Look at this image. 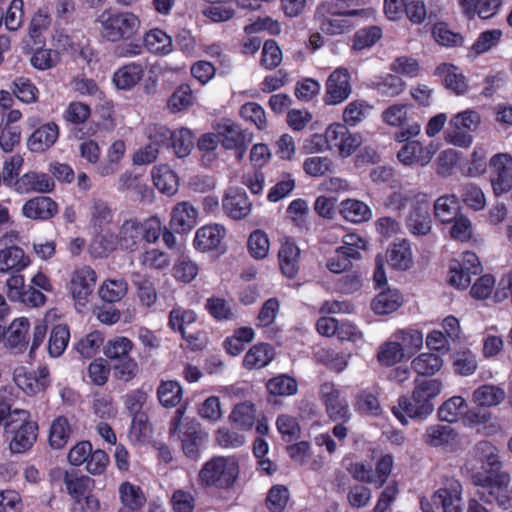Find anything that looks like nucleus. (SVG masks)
<instances>
[{"mask_svg":"<svg viewBox=\"0 0 512 512\" xmlns=\"http://www.w3.org/2000/svg\"><path fill=\"white\" fill-rule=\"evenodd\" d=\"M443 383L437 378H416L411 398L401 396L398 405L392 408L394 416L403 424L406 417L425 419L434 411L433 399L442 391Z\"/></svg>","mask_w":512,"mask_h":512,"instance_id":"obj_1","label":"nucleus"},{"mask_svg":"<svg viewBox=\"0 0 512 512\" xmlns=\"http://www.w3.org/2000/svg\"><path fill=\"white\" fill-rule=\"evenodd\" d=\"M100 36L109 42L131 39L140 28V20L134 13L106 9L95 20Z\"/></svg>","mask_w":512,"mask_h":512,"instance_id":"obj_2","label":"nucleus"},{"mask_svg":"<svg viewBox=\"0 0 512 512\" xmlns=\"http://www.w3.org/2000/svg\"><path fill=\"white\" fill-rule=\"evenodd\" d=\"M239 475V464L234 457L215 456L205 462L197 477L202 488L231 489Z\"/></svg>","mask_w":512,"mask_h":512,"instance_id":"obj_3","label":"nucleus"},{"mask_svg":"<svg viewBox=\"0 0 512 512\" xmlns=\"http://www.w3.org/2000/svg\"><path fill=\"white\" fill-rule=\"evenodd\" d=\"M120 235V248L126 251H134L144 240L147 243H155L161 234V221L158 217H150L144 221L136 218L125 220L118 231Z\"/></svg>","mask_w":512,"mask_h":512,"instance_id":"obj_4","label":"nucleus"},{"mask_svg":"<svg viewBox=\"0 0 512 512\" xmlns=\"http://www.w3.org/2000/svg\"><path fill=\"white\" fill-rule=\"evenodd\" d=\"M374 17V10L352 9L344 12L337 10V6L333 3L320 4L315 12V17L320 23L321 30L328 35H339L351 30L354 24L348 17Z\"/></svg>","mask_w":512,"mask_h":512,"instance_id":"obj_5","label":"nucleus"},{"mask_svg":"<svg viewBox=\"0 0 512 512\" xmlns=\"http://www.w3.org/2000/svg\"><path fill=\"white\" fill-rule=\"evenodd\" d=\"M511 478L508 473H496L493 476L475 475L473 482L477 486L476 496L485 504H497L500 508H512V494L509 490Z\"/></svg>","mask_w":512,"mask_h":512,"instance_id":"obj_6","label":"nucleus"},{"mask_svg":"<svg viewBox=\"0 0 512 512\" xmlns=\"http://www.w3.org/2000/svg\"><path fill=\"white\" fill-rule=\"evenodd\" d=\"M14 417L5 422L7 433L13 434L10 442V449L14 453H22L29 449L37 438V425L27 421L28 412L25 410H14Z\"/></svg>","mask_w":512,"mask_h":512,"instance_id":"obj_7","label":"nucleus"},{"mask_svg":"<svg viewBox=\"0 0 512 512\" xmlns=\"http://www.w3.org/2000/svg\"><path fill=\"white\" fill-rule=\"evenodd\" d=\"M186 408L180 406L170 422L169 433L171 436L177 434L182 443L184 454L192 460H197L201 448L205 445L207 437L194 425H185L184 430L180 429L181 421Z\"/></svg>","mask_w":512,"mask_h":512,"instance_id":"obj_8","label":"nucleus"},{"mask_svg":"<svg viewBox=\"0 0 512 512\" xmlns=\"http://www.w3.org/2000/svg\"><path fill=\"white\" fill-rule=\"evenodd\" d=\"M410 106L395 103L382 112V120L389 126L398 127L400 131L395 134L399 142L416 137L421 131V124L409 114Z\"/></svg>","mask_w":512,"mask_h":512,"instance_id":"obj_9","label":"nucleus"},{"mask_svg":"<svg viewBox=\"0 0 512 512\" xmlns=\"http://www.w3.org/2000/svg\"><path fill=\"white\" fill-rule=\"evenodd\" d=\"M215 132L220 136V143L227 150H235L237 160H242L252 134L243 130L228 118H222L214 124Z\"/></svg>","mask_w":512,"mask_h":512,"instance_id":"obj_10","label":"nucleus"},{"mask_svg":"<svg viewBox=\"0 0 512 512\" xmlns=\"http://www.w3.org/2000/svg\"><path fill=\"white\" fill-rule=\"evenodd\" d=\"M482 272L478 256L470 251L461 255V259H453L449 263V283L457 289H465L471 283V275Z\"/></svg>","mask_w":512,"mask_h":512,"instance_id":"obj_11","label":"nucleus"},{"mask_svg":"<svg viewBox=\"0 0 512 512\" xmlns=\"http://www.w3.org/2000/svg\"><path fill=\"white\" fill-rule=\"evenodd\" d=\"M490 182L495 195L499 196L512 190V156L509 153H497L489 160Z\"/></svg>","mask_w":512,"mask_h":512,"instance_id":"obj_12","label":"nucleus"},{"mask_svg":"<svg viewBox=\"0 0 512 512\" xmlns=\"http://www.w3.org/2000/svg\"><path fill=\"white\" fill-rule=\"evenodd\" d=\"M352 93L350 73L346 68L335 69L326 81L324 103L326 105H338L347 100Z\"/></svg>","mask_w":512,"mask_h":512,"instance_id":"obj_13","label":"nucleus"},{"mask_svg":"<svg viewBox=\"0 0 512 512\" xmlns=\"http://www.w3.org/2000/svg\"><path fill=\"white\" fill-rule=\"evenodd\" d=\"M319 395L331 420L347 421L350 419L348 403L345 398L341 397L340 391L334 383H323L320 386Z\"/></svg>","mask_w":512,"mask_h":512,"instance_id":"obj_14","label":"nucleus"},{"mask_svg":"<svg viewBox=\"0 0 512 512\" xmlns=\"http://www.w3.org/2000/svg\"><path fill=\"white\" fill-rule=\"evenodd\" d=\"M463 488L458 480H447L444 487L436 490L431 496L435 507L441 508L442 512H463L462 509Z\"/></svg>","mask_w":512,"mask_h":512,"instance_id":"obj_15","label":"nucleus"},{"mask_svg":"<svg viewBox=\"0 0 512 512\" xmlns=\"http://www.w3.org/2000/svg\"><path fill=\"white\" fill-rule=\"evenodd\" d=\"M17 386L28 395H36L50 385V373L46 366H39L36 370H18L14 375Z\"/></svg>","mask_w":512,"mask_h":512,"instance_id":"obj_16","label":"nucleus"},{"mask_svg":"<svg viewBox=\"0 0 512 512\" xmlns=\"http://www.w3.org/2000/svg\"><path fill=\"white\" fill-rule=\"evenodd\" d=\"M222 207L227 216L234 220H240L250 214L252 203L245 191L231 188L222 199Z\"/></svg>","mask_w":512,"mask_h":512,"instance_id":"obj_17","label":"nucleus"},{"mask_svg":"<svg viewBox=\"0 0 512 512\" xmlns=\"http://www.w3.org/2000/svg\"><path fill=\"white\" fill-rule=\"evenodd\" d=\"M58 212L57 203L47 196H36L26 201L22 207V214L32 220L46 221L53 218Z\"/></svg>","mask_w":512,"mask_h":512,"instance_id":"obj_18","label":"nucleus"},{"mask_svg":"<svg viewBox=\"0 0 512 512\" xmlns=\"http://www.w3.org/2000/svg\"><path fill=\"white\" fill-rule=\"evenodd\" d=\"M96 273L89 267L84 266L77 269L71 279V293L79 303L87 301L93 293L96 285Z\"/></svg>","mask_w":512,"mask_h":512,"instance_id":"obj_19","label":"nucleus"},{"mask_svg":"<svg viewBox=\"0 0 512 512\" xmlns=\"http://www.w3.org/2000/svg\"><path fill=\"white\" fill-rule=\"evenodd\" d=\"M197 217V209L191 203L183 201L174 206L170 226L177 233H187L195 227Z\"/></svg>","mask_w":512,"mask_h":512,"instance_id":"obj_20","label":"nucleus"},{"mask_svg":"<svg viewBox=\"0 0 512 512\" xmlns=\"http://www.w3.org/2000/svg\"><path fill=\"white\" fill-rule=\"evenodd\" d=\"M54 186V180L48 174L31 171L16 180L15 190L19 193H48Z\"/></svg>","mask_w":512,"mask_h":512,"instance_id":"obj_21","label":"nucleus"},{"mask_svg":"<svg viewBox=\"0 0 512 512\" xmlns=\"http://www.w3.org/2000/svg\"><path fill=\"white\" fill-rule=\"evenodd\" d=\"M226 230L222 225H206L196 231L193 245L201 252L211 251L220 245L225 237Z\"/></svg>","mask_w":512,"mask_h":512,"instance_id":"obj_22","label":"nucleus"},{"mask_svg":"<svg viewBox=\"0 0 512 512\" xmlns=\"http://www.w3.org/2000/svg\"><path fill=\"white\" fill-rule=\"evenodd\" d=\"M29 264V257L18 246H9L0 250V273H19Z\"/></svg>","mask_w":512,"mask_h":512,"instance_id":"obj_23","label":"nucleus"},{"mask_svg":"<svg viewBox=\"0 0 512 512\" xmlns=\"http://www.w3.org/2000/svg\"><path fill=\"white\" fill-rule=\"evenodd\" d=\"M30 323L27 318L15 319L5 332V345L17 352L26 350L28 346V331Z\"/></svg>","mask_w":512,"mask_h":512,"instance_id":"obj_24","label":"nucleus"},{"mask_svg":"<svg viewBox=\"0 0 512 512\" xmlns=\"http://www.w3.org/2000/svg\"><path fill=\"white\" fill-rule=\"evenodd\" d=\"M434 75L443 78L444 86L457 95L464 94L467 91L468 85L465 76L453 64H440L435 68Z\"/></svg>","mask_w":512,"mask_h":512,"instance_id":"obj_25","label":"nucleus"},{"mask_svg":"<svg viewBox=\"0 0 512 512\" xmlns=\"http://www.w3.org/2000/svg\"><path fill=\"white\" fill-rule=\"evenodd\" d=\"M59 136L58 126L51 122L37 128L29 137L27 145L32 152H44L54 145Z\"/></svg>","mask_w":512,"mask_h":512,"instance_id":"obj_26","label":"nucleus"},{"mask_svg":"<svg viewBox=\"0 0 512 512\" xmlns=\"http://www.w3.org/2000/svg\"><path fill=\"white\" fill-rule=\"evenodd\" d=\"M299 256L300 249L291 239H286L282 242L278 252L279 265L282 273L288 277L293 278L299 270Z\"/></svg>","mask_w":512,"mask_h":512,"instance_id":"obj_27","label":"nucleus"},{"mask_svg":"<svg viewBox=\"0 0 512 512\" xmlns=\"http://www.w3.org/2000/svg\"><path fill=\"white\" fill-rule=\"evenodd\" d=\"M122 508L118 512H139L146 503V497L139 486L124 482L119 487Z\"/></svg>","mask_w":512,"mask_h":512,"instance_id":"obj_28","label":"nucleus"},{"mask_svg":"<svg viewBox=\"0 0 512 512\" xmlns=\"http://www.w3.org/2000/svg\"><path fill=\"white\" fill-rule=\"evenodd\" d=\"M89 223L91 227L100 232L113 221L114 211L109 203L100 198H93L89 206Z\"/></svg>","mask_w":512,"mask_h":512,"instance_id":"obj_29","label":"nucleus"},{"mask_svg":"<svg viewBox=\"0 0 512 512\" xmlns=\"http://www.w3.org/2000/svg\"><path fill=\"white\" fill-rule=\"evenodd\" d=\"M274 348L266 343L252 346L245 354L243 365L247 369H260L267 366L274 358Z\"/></svg>","mask_w":512,"mask_h":512,"instance_id":"obj_30","label":"nucleus"},{"mask_svg":"<svg viewBox=\"0 0 512 512\" xmlns=\"http://www.w3.org/2000/svg\"><path fill=\"white\" fill-rule=\"evenodd\" d=\"M152 179L157 189L166 195H174L178 191V177L168 165L155 166Z\"/></svg>","mask_w":512,"mask_h":512,"instance_id":"obj_31","label":"nucleus"},{"mask_svg":"<svg viewBox=\"0 0 512 512\" xmlns=\"http://www.w3.org/2000/svg\"><path fill=\"white\" fill-rule=\"evenodd\" d=\"M405 87V81L395 74H386L376 78L371 83V88L378 95L390 98L399 96L405 90Z\"/></svg>","mask_w":512,"mask_h":512,"instance_id":"obj_32","label":"nucleus"},{"mask_svg":"<svg viewBox=\"0 0 512 512\" xmlns=\"http://www.w3.org/2000/svg\"><path fill=\"white\" fill-rule=\"evenodd\" d=\"M63 481L73 502L90 494L94 486V480L89 476L77 475L76 473L70 472L65 473Z\"/></svg>","mask_w":512,"mask_h":512,"instance_id":"obj_33","label":"nucleus"},{"mask_svg":"<svg viewBox=\"0 0 512 512\" xmlns=\"http://www.w3.org/2000/svg\"><path fill=\"white\" fill-rule=\"evenodd\" d=\"M402 304L398 290L387 289L380 292L372 301L371 307L376 314L385 315L396 311Z\"/></svg>","mask_w":512,"mask_h":512,"instance_id":"obj_34","label":"nucleus"},{"mask_svg":"<svg viewBox=\"0 0 512 512\" xmlns=\"http://www.w3.org/2000/svg\"><path fill=\"white\" fill-rule=\"evenodd\" d=\"M457 434L449 425L434 424L426 428L423 441L432 447L448 445L456 439Z\"/></svg>","mask_w":512,"mask_h":512,"instance_id":"obj_35","label":"nucleus"},{"mask_svg":"<svg viewBox=\"0 0 512 512\" xmlns=\"http://www.w3.org/2000/svg\"><path fill=\"white\" fill-rule=\"evenodd\" d=\"M183 397V389L175 380L161 381L157 388V398L160 404L166 408H173L180 404Z\"/></svg>","mask_w":512,"mask_h":512,"instance_id":"obj_36","label":"nucleus"},{"mask_svg":"<svg viewBox=\"0 0 512 512\" xmlns=\"http://www.w3.org/2000/svg\"><path fill=\"white\" fill-rule=\"evenodd\" d=\"M144 46L154 54L167 55L172 51V39L161 29L148 31L143 38Z\"/></svg>","mask_w":512,"mask_h":512,"instance_id":"obj_37","label":"nucleus"},{"mask_svg":"<svg viewBox=\"0 0 512 512\" xmlns=\"http://www.w3.org/2000/svg\"><path fill=\"white\" fill-rule=\"evenodd\" d=\"M505 390L497 385L485 384L478 387L473 393V400L480 406H497L504 401Z\"/></svg>","mask_w":512,"mask_h":512,"instance_id":"obj_38","label":"nucleus"},{"mask_svg":"<svg viewBox=\"0 0 512 512\" xmlns=\"http://www.w3.org/2000/svg\"><path fill=\"white\" fill-rule=\"evenodd\" d=\"M460 204L455 195L440 196L434 203V214L443 223H451L459 215Z\"/></svg>","mask_w":512,"mask_h":512,"instance_id":"obj_39","label":"nucleus"},{"mask_svg":"<svg viewBox=\"0 0 512 512\" xmlns=\"http://www.w3.org/2000/svg\"><path fill=\"white\" fill-rule=\"evenodd\" d=\"M143 72V65L133 62L118 69L114 74L113 80L118 88L129 89L141 80Z\"/></svg>","mask_w":512,"mask_h":512,"instance_id":"obj_40","label":"nucleus"},{"mask_svg":"<svg viewBox=\"0 0 512 512\" xmlns=\"http://www.w3.org/2000/svg\"><path fill=\"white\" fill-rule=\"evenodd\" d=\"M443 363L444 361L439 355L425 352L412 360L411 367L419 376H431L440 371Z\"/></svg>","mask_w":512,"mask_h":512,"instance_id":"obj_41","label":"nucleus"},{"mask_svg":"<svg viewBox=\"0 0 512 512\" xmlns=\"http://www.w3.org/2000/svg\"><path fill=\"white\" fill-rule=\"evenodd\" d=\"M341 214L352 223H362L372 217V211L369 206L355 199H347L341 203Z\"/></svg>","mask_w":512,"mask_h":512,"instance_id":"obj_42","label":"nucleus"},{"mask_svg":"<svg viewBox=\"0 0 512 512\" xmlns=\"http://www.w3.org/2000/svg\"><path fill=\"white\" fill-rule=\"evenodd\" d=\"M476 456L482 462L483 468L489 473H495L501 468L498 449L488 441H480L475 446Z\"/></svg>","mask_w":512,"mask_h":512,"instance_id":"obj_43","label":"nucleus"},{"mask_svg":"<svg viewBox=\"0 0 512 512\" xmlns=\"http://www.w3.org/2000/svg\"><path fill=\"white\" fill-rule=\"evenodd\" d=\"M361 257L360 251H354L348 248V251L338 247L334 254L327 260L326 267L332 273H342L352 266V261Z\"/></svg>","mask_w":512,"mask_h":512,"instance_id":"obj_44","label":"nucleus"},{"mask_svg":"<svg viewBox=\"0 0 512 512\" xmlns=\"http://www.w3.org/2000/svg\"><path fill=\"white\" fill-rule=\"evenodd\" d=\"M389 264L399 270H407L412 264L410 244L406 240L396 243L388 251Z\"/></svg>","mask_w":512,"mask_h":512,"instance_id":"obj_45","label":"nucleus"},{"mask_svg":"<svg viewBox=\"0 0 512 512\" xmlns=\"http://www.w3.org/2000/svg\"><path fill=\"white\" fill-rule=\"evenodd\" d=\"M70 340V330L65 324L54 326L50 332L48 341V353L52 357L61 356Z\"/></svg>","mask_w":512,"mask_h":512,"instance_id":"obj_46","label":"nucleus"},{"mask_svg":"<svg viewBox=\"0 0 512 512\" xmlns=\"http://www.w3.org/2000/svg\"><path fill=\"white\" fill-rule=\"evenodd\" d=\"M131 280L137 288L138 297L141 303L147 307H151L157 300L154 283L148 277L139 272H133Z\"/></svg>","mask_w":512,"mask_h":512,"instance_id":"obj_47","label":"nucleus"},{"mask_svg":"<svg viewBox=\"0 0 512 512\" xmlns=\"http://www.w3.org/2000/svg\"><path fill=\"white\" fill-rule=\"evenodd\" d=\"M172 134L170 147L173 149L175 155L179 158L188 156L194 146V135L192 131L182 127L172 131Z\"/></svg>","mask_w":512,"mask_h":512,"instance_id":"obj_48","label":"nucleus"},{"mask_svg":"<svg viewBox=\"0 0 512 512\" xmlns=\"http://www.w3.org/2000/svg\"><path fill=\"white\" fill-rule=\"evenodd\" d=\"M133 342L124 336H117L107 341L103 348L105 356L110 360H120L130 356Z\"/></svg>","mask_w":512,"mask_h":512,"instance_id":"obj_49","label":"nucleus"},{"mask_svg":"<svg viewBox=\"0 0 512 512\" xmlns=\"http://www.w3.org/2000/svg\"><path fill=\"white\" fill-rule=\"evenodd\" d=\"M432 36L441 46L459 47L464 43V37L450 29L447 23L438 22L432 27Z\"/></svg>","mask_w":512,"mask_h":512,"instance_id":"obj_50","label":"nucleus"},{"mask_svg":"<svg viewBox=\"0 0 512 512\" xmlns=\"http://www.w3.org/2000/svg\"><path fill=\"white\" fill-rule=\"evenodd\" d=\"M71 428L68 419L64 416L56 418L51 425L49 443L54 449L63 448L70 437Z\"/></svg>","mask_w":512,"mask_h":512,"instance_id":"obj_51","label":"nucleus"},{"mask_svg":"<svg viewBox=\"0 0 512 512\" xmlns=\"http://www.w3.org/2000/svg\"><path fill=\"white\" fill-rule=\"evenodd\" d=\"M465 409V400L460 396H453L439 407L438 417L441 421L454 423L465 412Z\"/></svg>","mask_w":512,"mask_h":512,"instance_id":"obj_52","label":"nucleus"},{"mask_svg":"<svg viewBox=\"0 0 512 512\" xmlns=\"http://www.w3.org/2000/svg\"><path fill=\"white\" fill-rule=\"evenodd\" d=\"M372 106L364 100H354L350 102L343 111V121L346 125L356 126L358 123L368 117Z\"/></svg>","mask_w":512,"mask_h":512,"instance_id":"obj_53","label":"nucleus"},{"mask_svg":"<svg viewBox=\"0 0 512 512\" xmlns=\"http://www.w3.org/2000/svg\"><path fill=\"white\" fill-rule=\"evenodd\" d=\"M382 37L380 27L372 25L358 30L353 36L352 48L355 51H362L371 48Z\"/></svg>","mask_w":512,"mask_h":512,"instance_id":"obj_54","label":"nucleus"},{"mask_svg":"<svg viewBox=\"0 0 512 512\" xmlns=\"http://www.w3.org/2000/svg\"><path fill=\"white\" fill-rule=\"evenodd\" d=\"M60 61V53L57 50L48 48L36 49L30 58L31 65L41 71L56 67Z\"/></svg>","mask_w":512,"mask_h":512,"instance_id":"obj_55","label":"nucleus"},{"mask_svg":"<svg viewBox=\"0 0 512 512\" xmlns=\"http://www.w3.org/2000/svg\"><path fill=\"white\" fill-rule=\"evenodd\" d=\"M267 390L276 396H290L297 392V381L286 374L278 375L267 382Z\"/></svg>","mask_w":512,"mask_h":512,"instance_id":"obj_56","label":"nucleus"},{"mask_svg":"<svg viewBox=\"0 0 512 512\" xmlns=\"http://www.w3.org/2000/svg\"><path fill=\"white\" fill-rule=\"evenodd\" d=\"M127 293V282L124 279L107 280L99 288L100 298L108 303L120 301Z\"/></svg>","mask_w":512,"mask_h":512,"instance_id":"obj_57","label":"nucleus"},{"mask_svg":"<svg viewBox=\"0 0 512 512\" xmlns=\"http://www.w3.org/2000/svg\"><path fill=\"white\" fill-rule=\"evenodd\" d=\"M347 132L348 128L346 124L335 123L327 128L324 137L318 134L313 135L312 142H314L317 145H320L325 139L330 149L339 150L344 137L347 135Z\"/></svg>","mask_w":512,"mask_h":512,"instance_id":"obj_58","label":"nucleus"},{"mask_svg":"<svg viewBox=\"0 0 512 512\" xmlns=\"http://www.w3.org/2000/svg\"><path fill=\"white\" fill-rule=\"evenodd\" d=\"M230 419L233 423L239 425L240 427L249 429L255 422L256 409L251 402L245 401L239 403L232 410Z\"/></svg>","mask_w":512,"mask_h":512,"instance_id":"obj_59","label":"nucleus"},{"mask_svg":"<svg viewBox=\"0 0 512 512\" xmlns=\"http://www.w3.org/2000/svg\"><path fill=\"white\" fill-rule=\"evenodd\" d=\"M104 336L99 331H93L81 338L75 345L76 351L84 358H92L103 345Z\"/></svg>","mask_w":512,"mask_h":512,"instance_id":"obj_60","label":"nucleus"},{"mask_svg":"<svg viewBox=\"0 0 512 512\" xmlns=\"http://www.w3.org/2000/svg\"><path fill=\"white\" fill-rule=\"evenodd\" d=\"M397 157L404 165L425 166V161H422L424 158L422 144L416 140H407V143L399 150Z\"/></svg>","mask_w":512,"mask_h":512,"instance_id":"obj_61","label":"nucleus"},{"mask_svg":"<svg viewBox=\"0 0 512 512\" xmlns=\"http://www.w3.org/2000/svg\"><path fill=\"white\" fill-rule=\"evenodd\" d=\"M453 368L455 373L459 375H472L478 368L476 356L470 350H463L454 353Z\"/></svg>","mask_w":512,"mask_h":512,"instance_id":"obj_62","label":"nucleus"},{"mask_svg":"<svg viewBox=\"0 0 512 512\" xmlns=\"http://www.w3.org/2000/svg\"><path fill=\"white\" fill-rule=\"evenodd\" d=\"M405 226L414 236H426L432 231L431 215L410 213L405 220Z\"/></svg>","mask_w":512,"mask_h":512,"instance_id":"obj_63","label":"nucleus"},{"mask_svg":"<svg viewBox=\"0 0 512 512\" xmlns=\"http://www.w3.org/2000/svg\"><path fill=\"white\" fill-rule=\"evenodd\" d=\"M289 490L284 485H274L268 491L266 506L270 512H282L289 500Z\"/></svg>","mask_w":512,"mask_h":512,"instance_id":"obj_64","label":"nucleus"}]
</instances>
